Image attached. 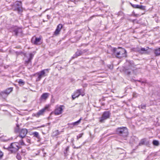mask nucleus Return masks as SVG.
I'll return each instance as SVG.
<instances>
[{"mask_svg": "<svg viewBox=\"0 0 160 160\" xmlns=\"http://www.w3.org/2000/svg\"><path fill=\"white\" fill-rule=\"evenodd\" d=\"M152 143L153 145L157 146H158L160 144L159 141L155 140H153L152 141Z\"/></svg>", "mask_w": 160, "mask_h": 160, "instance_id": "obj_23", "label": "nucleus"}, {"mask_svg": "<svg viewBox=\"0 0 160 160\" xmlns=\"http://www.w3.org/2000/svg\"><path fill=\"white\" fill-rule=\"evenodd\" d=\"M10 140V139H8V140H7V141L9 140Z\"/></svg>", "mask_w": 160, "mask_h": 160, "instance_id": "obj_55", "label": "nucleus"}, {"mask_svg": "<svg viewBox=\"0 0 160 160\" xmlns=\"http://www.w3.org/2000/svg\"><path fill=\"white\" fill-rule=\"evenodd\" d=\"M47 18L48 19H49L50 18V16L49 15H47Z\"/></svg>", "mask_w": 160, "mask_h": 160, "instance_id": "obj_45", "label": "nucleus"}, {"mask_svg": "<svg viewBox=\"0 0 160 160\" xmlns=\"http://www.w3.org/2000/svg\"><path fill=\"white\" fill-rule=\"evenodd\" d=\"M123 70L125 73L128 75H129L131 74L132 71V68L128 67H124Z\"/></svg>", "mask_w": 160, "mask_h": 160, "instance_id": "obj_12", "label": "nucleus"}, {"mask_svg": "<svg viewBox=\"0 0 160 160\" xmlns=\"http://www.w3.org/2000/svg\"><path fill=\"white\" fill-rule=\"evenodd\" d=\"M135 50L136 51H138L139 53L142 54L144 53V52L146 51V50L145 49V48H141L140 49L139 48H137Z\"/></svg>", "mask_w": 160, "mask_h": 160, "instance_id": "obj_19", "label": "nucleus"}, {"mask_svg": "<svg viewBox=\"0 0 160 160\" xmlns=\"http://www.w3.org/2000/svg\"><path fill=\"white\" fill-rule=\"evenodd\" d=\"M43 22H45V21H44V20H43Z\"/></svg>", "mask_w": 160, "mask_h": 160, "instance_id": "obj_57", "label": "nucleus"}, {"mask_svg": "<svg viewBox=\"0 0 160 160\" xmlns=\"http://www.w3.org/2000/svg\"><path fill=\"white\" fill-rule=\"evenodd\" d=\"M116 133L123 138L126 137L128 135V130L126 127H122L117 128L116 130Z\"/></svg>", "mask_w": 160, "mask_h": 160, "instance_id": "obj_2", "label": "nucleus"}, {"mask_svg": "<svg viewBox=\"0 0 160 160\" xmlns=\"http://www.w3.org/2000/svg\"><path fill=\"white\" fill-rule=\"evenodd\" d=\"M28 132L27 129L26 128H22L19 132V135L17 137H20L22 139L24 138L26 136Z\"/></svg>", "mask_w": 160, "mask_h": 160, "instance_id": "obj_8", "label": "nucleus"}, {"mask_svg": "<svg viewBox=\"0 0 160 160\" xmlns=\"http://www.w3.org/2000/svg\"><path fill=\"white\" fill-rule=\"evenodd\" d=\"M146 140L145 139H141L139 143V145L140 146L143 145H146L147 144V142L146 143Z\"/></svg>", "mask_w": 160, "mask_h": 160, "instance_id": "obj_21", "label": "nucleus"}, {"mask_svg": "<svg viewBox=\"0 0 160 160\" xmlns=\"http://www.w3.org/2000/svg\"><path fill=\"white\" fill-rule=\"evenodd\" d=\"M67 152L68 151H66L65 150L64 151V153L65 155H66L67 153Z\"/></svg>", "mask_w": 160, "mask_h": 160, "instance_id": "obj_44", "label": "nucleus"}, {"mask_svg": "<svg viewBox=\"0 0 160 160\" xmlns=\"http://www.w3.org/2000/svg\"><path fill=\"white\" fill-rule=\"evenodd\" d=\"M128 67L131 68L132 67H134L136 65L134 63L133 61L132 60H129L128 61Z\"/></svg>", "mask_w": 160, "mask_h": 160, "instance_id": "obj_18", "label": "nucleus"}, {"mask_svg": "<svg viewBox=\"0 0 160 160\" xmlns=\"http://www.w3.org/2000/svg\"><path fill=\"white\" fill-rule=\"evenodd\" d=\"M16 127L19 128V126L18 123L16 124Z\"/></svg>", "mask_w": 160, "mask_h": 160, "instance_id": "obj_47", "label": "nucleus"}, {"mask_svg": "<svg viewBox=\"0 0 160 160\" xmlns=\"http://www.w3.org/2000/svg\"><path fill=\"white\" fill-rule=\"evenodd\" d=\"M13 11H17L18 13L22 12V3L21 2L17 1L12 6Z\"/></svg>", "mask_w": 160, "mask_h": 160, "instance_id": "obj_5", "label": "nucleus"}, {"mask_svg": "<svg viewBox=\"0 0 160 160\" xmlns=\"http://www.w3.org/2000/svg\"><path fill=\"white\" fill-rule=\"evenodd\" d=\"M49 94V93H44L41 95L40 98L46 100L48 97Z\"/></svg>", "mask_w": 160, "mask_h": 160, "instance_id": "obj_20", "label": "nucleus"}, {"mask_svg": "<svg viewBox=\"0 0 160 160\" xmlns=\"http://www.w3.org/2000/svg\"><path fill=\"white\" fill-rule=\"evenodd\" d=\"M61 132H59L58 130H55L54 132H53V133L54 134V135L55 136H57L58 135L60 134Z\"/></svg>", "mask_w": 160, "mask_h": 160, "instance_id": "obj_28", "label": "nucleus"}, {"mask_svg": "<svg viewBox=\"0 0 160 160\" xmlns=\"http://www.w3.org/2000/svg\"><path fill=\"white\" fill-rule=\"evenodd\" d=\"M60 31V30H58V29L56 28L54 32V34L56 36L58 35Z\"/></svg>", "mask_w": 160, "mask_h": 160, "instance_id": "obj_29", "label": "nucleus"}, {"mask_svg": "<svg viewBox=\"0 0 160 160\" xmlns=\"http://www.w3.org/2000/svg\"><path fill=\"white\" fill-rule=\"evenodd\" d=\"M82 55V54L81 53V50L78 49L77 51L73 55V56L72 57V58L74 59Z\"/></svg>", "mask_w": 160, "mask_h": 160, "instance_id": "obj_16", "label": "nucleus"}, {"mask_svg": "<svg viewBox=\"0 0 160 160\" xmlns=\"http://www.w3.org/2000/svg\"><path fill=\"white\" fill-rule=\"evenodd\" d=\"M49 70V69H45L34 74V76L36 74L38 75V77L36 79V81L38 82L40 81L42 77L47 76V75L45 74L46 72H47L48 73V71Z\"/></svg>", "mask_w": 160, "mask_h": 160, "instance_id": "obj_6", "label": "nucleus"}, {"mask_svg": "<svg viewBox=\"0 0 160 160\" xmlns=\"http://www.w3.org/2000/svg\"><path fill=\"white\" fill-rule=\"evenodd\" d=\"M22 153H23V152H24V151H23V150H22Z\"/></svg>", "mask_w": 160, "mask_h": 160, "instance_id": "obj_53", "label": "nucleus"}, {"mask_svg": "<svg viewBox=\"0 0 160 160\" xmlns=\"http://www.w3.org/2000/svg\"><path fill=\"white\" fill-rule=\"evenodd\" d=\"M82 119V118H81L77 121L72 122V123H68V124L69 125H73V126H77L81 122V121Z\"/></svg>", "mask_w": 160, "mask_h": 160, "instance_id": "obj_17", "label": "nucleus"}, {"mask_svg": "<svg viewBox=\"0 0 160 160\" xmlns=\"http://www.w3.org/2000/svg\"><path fill=\"white\" fill-rule=\"evenodd\" d=\"M16 157V158L18 160H21L22 159V158L20 155L18 153H17Z\"/></svg>", "mask_w": 160, "mask_h": 160, "instance_id": "obj_30", "label": "nucleus"}, {"mask_svg": "<svg viewBox=\"0 0 160 160\" xmlns=\"http://www.w3.org/2000/svg\"><path fill=\"white\" fill-rule=\"evenodd\" d=\"M121 151L120 152V153H121L120 154L123 153H124V151H124V150H123V149H121Z\"/></svg>", "mask_w": 160, "mask_h": 160, "instance_id": "obj_42", "label": "nucleus"}, {"mask_svg": "<svg viewBox=\"0 0 160 160\" xmlns=\"http://www.w3.org/2000/svg\"><path fill=\"white\" fill-rule=\"evenodd\" d=\"M141 82L142 83H146V81L145 80V81H141Z\"/></svg>", "mask_w": 160, "mask_h": 160, "instance_id": "obj_46", "label": "nucleus"}, {"mask_svg": "<svg viewBox=\"0 0 160 160\" xmlns=\"http://www.w3.org/2000/svg\"><path fill=\"white\" fill-rule=\"evenodd\" d=\"M93 17H94V16H92V17H90V18H89V20H91V19Z\"/></svg>", "mask_w": 160, "mask_h": 160, "instance_id": "obj_48", "label": "nucleus"}, {"mask_svg": "<svg viewBox=\"0 0 160 160\" xmlns=\"http://www.w3.org/2000/svg\"><path fill=\"white\" fill-rule=\"evenodd\" d=\"M142 10H146V6L142 5H139L138 8Z\"/></svg>", "mask_w": 160, "mask_h": 160, "instance_id": "obj_27", "label": "nucleus"}, {"mask_svg": "<svg viewBox=\"0 0 160 160\" xmlns=\"http://www.w3.org/2000/svg\"><path fill=\"white\" fill-rule=\"evenodd\" d=\"M146 104H142L140 106H139V108H141L142 109H146Z\"/></svg>", "mask_w": 160, "mask_h": 160, "instance_id": "obj_32", "label": "nucleus"}, {"mask_svg": "<svg viewBox=\"0 0 160 160\" xmlns=\"http://www.w3.org/2000/svg\"><path fill=\"white\" fill-rule=\"evenodd\" d=\"M111 51L112 55H114L117 58L120 59L125 57L127 55L126 51L122 48H111Z\"/></svg>", "mask_w": 160, "mask_h": 160, "instance_id": "obj_1", "label": "nucleus"}, {"mask_svg": "<svg viewBox=\"0 0 160 160\" xmlns=\"http://www.w3.org/2000/svg\"><path fill=\"white\" fill-rule=\"evenodd\" d=\"M3 156V153L0 150V159H1Z\"/></svg>", "mask_w": 160, "mask_h": 160, "instance_id": "obj_38", "label": "nucleus"}, {"mask_svg": "<svg viewBox=\"0 0 160 160\" xmlns=\"http://www.w3.org/2000/svg\"><path fill=\"white\" fill-rule=\"evenodd\" d=\"M111 113L110 111H105L102 113V116L99 118V122L101 123L105 122V121L109 118L111 116Z\"/></svg>", "mask_w": 160, "mask_h": 160, "instance_id": "obj_4", "label": "nucleus"}, {"mask_svg": "<svg viewBox=\"0 0 160 160\" xmlns=\"http://www.w3.org/2000/svg\"><path fill=\"white\" fill-rule=\"evenodd\" d=\"M32 134L34 135V136L37 138H40V136L39 135V133L38 132H35L32 133Z\"/></svg>", "mask_w": 160, "mask_h": 160, "instance_id": "obj_24", "label": "nucleus"}, {"mask_svg": "<svg viewBox=\"0 0 160 160\" xmlns=\"http://www.w3.org/2000/svg\"><path fill=\"white\" fill-rule=\"evenodd\" d=\"M81 53L82 54L83 53H85V52H87L88 51V49H85L84 50H81Z\"/></svg>", "mask_w": 160, "mask_h": 160, "instance_id": "obj_34", "label": "nucleus"}, {"mask_svg": "<svg viewBox=\"0 0 160 160\" xmlns=\"http://www.w3.org/2000/svg\"><path fill=\"white\" fill-rule=\"evenodd\" d=\"M138 94L136 92H134L133 93L132 95H133V97L136 98L138 96Z\"/></svg>", "mask_w": 160, "mask_h": 160, "instance_id": "obj_37", "label": "nucleus"}, {"mask_svg": "<svg viewBox=\"0 0 160 160\" xmlns=\"http://www.w3.org/2000/svg\"><path fill=\"white\" fill-rule=\"evenodd\" d=\"M129 3L133 8H138L139 5L133 4L130 2H129Z\"/></svg>", "mask_w": 160, "mask_h": 160, "instance_id": "obj_26", "label": "nucleus"}, {"mask_svg": "<svg viewBox=\"0 0 160 160\" xmlns=\"http://www.w3.org/2000/svg\"><path fill=\"white\" fill-rule=\"evenodd\" d=\"M46 154V153H44V154H43V156L44 157H45V155Z\"/></svg>", "mask_w": 160, "mask_h": 160, "instance_id": "obj_49", "label": "nucleus"}, {"mask_svg": "<svg viewBox=\"0 0 160 160\" xmlns=\"http://www.w3.org/2000/svg\"><path fill=\"white\" fill-rule=\"evenodd\" d=\"M4 148H5V149H7L8 150V149H7L8 147L6 148V147H4Z\"/></svg>", "mask_w": 160, "mask_h": 160, "instance_id": "obj_51", "label": "nucleus"}, {"mask_svg": "<svg viewBox=\"0 0 160 160\" xmlns=\"http://www.w3.org/2000/svg\"><path fill=\"white\" fill-rule=\"evenodd\" d=\"M62 27V25L61 24H59L57 27V29H58V30L60 31Z\"/></svg>", "mask_w": 160, "mask_h": 160, "instance_id": "obj_31", "label": "nucleus"}, {"mask_svg": "<svg viewBox=\"0 0 160 160\" xmlns=\"http://www.w3.org/2000/svg\"><path fill=\"white\" fill-rule=\"evenodd\" d=\"M73 126V125H71V126H70V128H72Z\"/></svg>", "mask_w": 160, "mask_h": 160, "instance_id": "obj_52", "label": "nucleus"}, {"mask_svg": "<svg viewBox=\"0 0 160 160\" xmlns=\"http://www.w3.org/2000/svg\"><path fill=\"white\" fill-rule=\"evenodd\" d=\"M130 81L132 82H135L136 81V80H135L134 79L132 78L131 79Z\"/></svg>", "mask_w": 160, "mask_h": 160, "instance_id": "obj_41", "label": "nucleus"}, {"mask_svg": "<svg viewBox=\"0 0 160 160\" xmlns=\"http://www.w3.org/2000/svg\"><path fill=\"white\" fill-rule=\"evenodd\" d=\"M47 108L45 107L39 110L38 112L34 114V116L37 117H38L40 116L43 115Z\"/></svg>", "mask_w": 160, "mask_h": 160, "instance_id": "obj_13", "label": "nucleus"}, {"mask_svg": "<svg viewBox=\"0 0 160 160\" xmlns=\"http://www.w3.org/2000/svg\"><path fill=\"white\" fill-rule=\"evenodd\" d=\"M69 146H67L66 148L65 149V150L66 151H69Z\"/></svg>", "mask_w": 160, "mask_h": 160, "instance_id": "obj_40", "label": "nucleus"}, {"mask_svg": "<svg viewBox=\"0 0 160 160\" xmlns=\"http://www.w3.org/2000/svg\"><path fill=\"white\" fill-rule=\"evenodd\" d=\"M136 81H138V82H141V81H140V80H136Z\"/></svg>", "mask_w": 160, "mask_h": 160, "instance_id": "obj_50", "label": "nucleus"}, {"mask_svg": "<svg viewBox=\"0 0 160 160\" xmlns=\"http://www.w3.org/2000/svg\"><path fill=\"white\" fill-rule=\"evenodd\" d=\"M44 125H42L41 127H44Z\"/></svg>", "mask_w": 160, "mask_h": 160, "instance_id": "obj_54", "label": "nucleus"}, {"mask_svg": "<svg viewBox=\"0 0 160 160\" xmlns=\"http://www.w3.org/2000/svg\"><path fill=\"white\" fill-rule=\"evenodd\" d=\"M154 53L156 56H158L160 55V48L155 50Z\"/></svg>", "mask_w": 160, "mask_h": 160, "instance_id": "obj_22", "label": "nucleus"}, {"mask_svg": "<svg viewBox=\"0 0 160 160\" xmlns=\"http://www.w3.org/2000/svg\"><path fill=\"white\" fill-rule=\"evenodd\" d=\"M26 141L28 143H30V139L27 138L26 139Z\"/></svg>", "mask_w": 160, "mask_h": 160, "instance_id": "obj_39", "label": "nucleus"}, {"mask_svg": "<svg viewBox=\"0 0 160 160\" xmlns=\"http://www.w3.org/2000/svg\"><path fill=\"white\" fill-rule=\"evenodd\" d=\"M19 142L20 143L21 145H25L24 142L23 141V140L22 139L19 141Z\"/></svg>", "mask_w": 160, "mask_h": 160, "instance_id": "obj_35", "label": "nucleus"}, {"mask_svg": "<svg viewBox=\"0 0 160 160\" xmlns=\"http://www.w3.org/2000/svg\"><path fill=\"white\" fill-rule=\"evenodd\" d=\"M14 132L15 133L19 132V128L17 127H15L14 130Z\"/></svg>", "mask_w": 160, "mask_h": 160, "instance_id": "obj_33", "label": "nucleus"}, {"mask_svg": "<svg viewBox=\"0 0 160 160\" xmlns=\"http://www.w3.org/2000/svg\"><path fill=\"white\" fill-rule=\"evenodd\" d=\"M33 56L34 54H33L31 53L29 54V57L28 58V60L26 61H25V64L26 65H28L29 62H31V60L33 58Z\"/></svg>", "mask_w": 160, "mask_h": 160, "instance_id": "obj_15", "label": "nucleus"}, {"mask_svg": "<svg viewBox=\"0 0 160 160\" xmlns=\"http://www.w3.org/2000/svg\"><path fill=\"white\" fill-rule=\"evenodd\" d=\"M21 148L19 143L14 142L11 143L7 149L12 153H14L17 152Z\"/></svg>", "mask_w": 160, "mask_h": 160, "instance_id": "obj_3", "label": "nucleus"}, {"mask_svg": "<svg viewBox=\"0 0 160 160\" xmlns=\"http://www.w3.org/2000/svg\"><path fill=\"white\" fill-rule=\"evenodd\" d=\"M13 90V88L10 87L0 92V95L2 97H6Z\"/></svg>", "mask_w": 160, "mask_h": 160, "instance_id": "obj_7", "label": "nucleus"}, {"mask_svg": "<svg viewBox=\"0 0 160 160\" xmlns=\"http://www.w3.org/2000/svg\"><path fill=\"white\" fill-rule=\"evenodd\" d=\"M83 135V133H81L78 135L77 136V139L78 140L79 139V138H81Z\"/></svg>", "mask_w": 160, "mask_h": 160, "instance_id": "obj_36", "label": "nucleus"}, {"mask_svg": "<svg viewBox=\"0 0 160 160\" xmlns=\"http://www.w3.org/2000/svg\"><path fill=\"white\" fill-rule=\"evenodd\" d=\"M111 49H110V50ZM109 52V51H108V50H107V53H109V54H111L112 55V52Z\"/></svg>", "mask_w": 160, "mask_h": 160, "instance_id": "obj_43", "label": "nucleus"}, {"mask_svg": "<svg viewBox=\"0 0 160 160\" xmlns=\"http://www.w3.org/2000/svg\"><path fill=\"white\" fill-rule=\"evenodd\" d=\"M60 69H61L62 68L61 67H60Z\"/></svg>", "mask_w": 160, "mask_h": 160, "instance_id": "obj_56", "label": "nucleus"}, {"mask_svg": "<svg viewBox=\"0 0 160 160\" xmlns=\"http://www.w3.org/2000/svg\"><path fill=\"white\" fill-rule=\"evenodd\" d=\"M12 31L14 33V35L16 36L19 33H21L22 32V28H18L16 26L13 29Z\"/></svg>", "mask_w": 160, "mask_h": 160, "instance_id": "obj_10", "label": "nucleus"}, {"mask_svg": "<svg viewBox=\"0 0 160 160\" xmlns=\"http://www.w3.org/2000/svg\"><path fill=\"white\" fill-rule=\"evenodd\" d=\"M62 107H64V106L61 105L59 107L55 109L54 111V113L55 115H59L62 113L63 111Z\"/></svg>", "mask_w": 160, "mask_h": 160, "instance_id": "obj_11", "label": "nucleus"}, {"mask_svg": "<svg viewBox=\"0 0 160 160\" xmlns=\"http://www.w3.org/2000/svg\"><path fill=\"white\" fill-rule=\"evenodd\" d=\"M18 83L20 86H23L25 84V82L21 79H19L18 82Z\"/></svg>", "mask_w": 160, "mask_h": 160, "instance_id": "obj_25", "label": "nucleus"}, {"mask_svg": "<svg viewBox=\"0 0 160 160\" xmlns=\"http://www.w3.org/2000/svg\"><path fill=\"white\" fill-rule=\"evenodd\" d=\"M41 38H36L34 39L32 38L31 39V42L35 45H38L39 44L40 42Z\"/></svg>", "mask_w": 160, "mask_h": 160, "instance_id": "obj_14", "label": "nucleus"}, {"mask_svg": "<svg viewBox=\"0 0 160 160\" xmlns=\"http://www.w3.org/2000/svg\"><path fill=\"white\" fill-rule=\"evenodd\" d=\"M82 91V90L80 89L77 90L73 94L72 96V100H74L76 98L78 97L80 95H81L82 96H83L84 94H81Z\"/></svg>", "mask_w": 160, "mask_h": 160, "instance_id": "obj_9", "label": "nucleus"}]
</instances>
